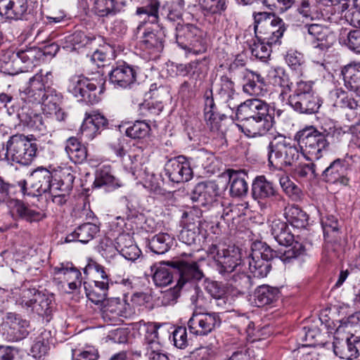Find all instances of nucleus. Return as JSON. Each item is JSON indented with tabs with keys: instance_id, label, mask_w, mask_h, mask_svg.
<instances>
[{
	"instance_id": "774afa93",
	"label": "nucleus",
	"mask_w": 360,
	"mask_h": 360,
	"mask_svg": "<svg viewBox=\"0 0 360 360\" xmlns=\"http://www.w3.org/2000/svg\"><path fill=\"white\" fill-rule=\"evenodd\" d=\"M219 98L221 102L226 104L231 110H236V111L238 110L240 104L242 103L240 102V95L236 91L221 96Z\"/></svg>"
},
{
	"instance_id": "f3484780",
	"label": "nucleus",
	"mask_w": 360,
	"mask_h": 360,
	"mask_svg": "<svg viewBox=\"0 0 360 360\" xmlns=\"http://www.w3.org/2000/svg\"><path fill=\"white\" fill-rule=\"evenodd\" d=\"M357 339L348 335H338L335 333L333 351L336 356L344 359H354L358 357L359 351L355 342H359Z\"/></svg>"
},
{
	"instance_id": "ea45409f",
	"label": "nucleus",
	"mask_w": 360,
	"mask_h": 360,
	"mask_svg": "<svg viewBox=\"0 0 360 360\" xmlns=\"http://www.w3.org/2000/svg\"><path fill=\"white\" fill-rule=\"evenodd\" d=\"M245 75L247 82L243 84V91L250 96H259L262 94L264 79L259 74L252 71H248Z\"/></svg>"
},
{
	"instance_id": "e433bc0d",
	"label": "nucleus",
	"mask_w": 360,
	"mask_h": 360,
	"mask_svg": "<svg viewBox=\"0 0 360 360\" xmlns=\"http://www.w3.org/2000/svg\"><path fill=\"white\" fill-rule=\"evenodd\" d=\"M52 302V295L45 294L38 290L30 309L39 316H48L51 311Z\"/></svg>"
},
{
	"instance_id": "7c9ffc66",
	"label": "nucleus",
	"mask_w": 360,
	"mask_h": 360,
	"mask_svg": "<svg viewBox=\"0 0 360 360\" xmlns=\"http://www.w3.org/2000/svg\"><path fill=\"white\" fill-rule=\"evenodd\" d=\"M0 68L1 72L9 75H15L25 69L21 65L19 56L15 51L7 50L1 59Z\"/></svg>"
},
{
	"instance_id": "8fccbe9b",
	"label": "nucleus",
	"mask_w": 360,
	"mask_h": 360,
	"mask_svg": "<svg viewBox=\"0 0 360 360\" xmlns=\"http://www.w3.org/2000/svg\"><path fill=\"white\" fill-rule=\"evenodd\" d=\"M18 55L21 65L25 68L34 65L41 56V51L37 47H30L25 50H20L15 52Z\"/></svg>"
},
{
	"instance_id": "49530a36",
	"label": "nucleus",
	"mask_w": 360,
	"mask_h": 360,
	"mask_svg": "<svg viewBox=\"0 0 360 360\" xmlns=\"http://www.w3.org/2000/svg\"><path fill=\"white\" fill-rule=\"evenodd\" d=\"M55 275H63L67 281L82 279L81 272L72 263H61L53 269Z\"/></svg>"
},
{
	"instance_id": "9d476101",
	"label": "nucleus",
	"mask_w": 360,
	"mask_h": 360,
	"mask_svg": "<svg viewBox=\"0 0 360 360\" xmlns=\"http://www.w3.org/2000/svg\"><path fill=\"white\" fill-rule=\"evenodd\" d=\"M68 90L81 101L93 104L98 101L96 85L82 76H74L70 80Z\"/></svg>"
},
{
	"instance_id": "e2e57ef3",
	"label": "nucleus",
	"mask_w": 360,
	"mask_h": 360,
	"mask_svg": "<svg viewBox=\"0 0 360 360\" xmlns=\"http://www.w3.org/2000/svg\"><path fill=\"white\" fill-rule=\"evenodd\" d=\"M174 345L179 349H184L188 345L186 327H177L172 333Z\"/></svg>"
},
{
	"instance_id": "09e8293b",
	"label": "nucleus",
	"mask_w": 360,
	"mask_h": 360,
	"mask_svg": "<svg viewBox=\"0 0 360 360\" xmlns=\"http://www.w3.org/2000/svg\"><path fill=\"white\" fill-rule=\"evenodd\" d=\"M202 212L196 207H193L189 211L184 212L182 219H185V226L200 230L202 226Z\"/></svg>"
},
{
	"instance_id": "a19ab883",
	"label": "nucleus",
	"mask_w": 360,
	"mask_h": 360,
	"mask_svg": "<svg viewBox=\"0 0 360 360\" xmlns=\"http://www.w3.org/2000/svg\"><path fill=\"white\" fill-rule=\"evenodd\" d=\"M94 185L96 188L102 186L115 188L119 186L115 176L112 174L110 167L106 165H103L96 170Z\"/></svg>"
},
{
	"instance_id": "393cba45",
	"label": "nucleus",
	"mask_w": 360,
	"mask_h": 360,
	"mask_svg": "<svg viewBox=\"0 0 360 360\" xmlns=\"http://www.w3.org/2000/svg\"><path fill=\"white\" fill-rule=\"evenodd\" d=\"M136 70L127 64L117 66L109 74L110 81L115 85L127 88L136 80Z\"/></svg>"
},
{
	"instance_id": "79ce46f5",
	"label": "nucleus",
	"mask_w": 360,
	"mask_h": 360,
	"mask_svg": "<svg viewBox=\"0 0 360 360\" xmlns=\"http://www.w3.org/2000/svg\"><path fill=\"white\" fill-rule=\"evenodd\" d=\"M229 279L231 285L242 295L248 293L252 285L251 277L244 271H237L229 276L227 280Z\"/></svg>"
},
{
	"instance_id": "ddd939ff",
	"label": "nucleus",
	"mask_w": 360,
	"mask_h": 360,
	"mask_svg": "<svg viewBox=\"0 0 360 360\" xmlns=\"http://www.w3.org/2000/svg\"><path fill=\"white\" fill-rule=\"evenodd\" d=\"M166 174L174 183L188 181L192 178L193 171L184 156L170 159L165 165Z\"/></svg>"
},
{
	"instance_id": "69168bd1",
	"label": "nucleus",
	"mask_w": 360,
	"mask_h": 360,
	"mask_svg": "<svg viewBox=\"0 0 360 360\" xmlns=\"http://www.w3.org/2000/svg\"><path fill=\"white\" fill-rule=\"evenodd\" d=\"M210 302L219 311L223 312L232 310V298L227 295L226 293L212 300Z\"/></svg>"
},
{
	"instance_id": "f8f14e48",
	"label": "nucleus",
	"mask_w": 360,
	"mask_h": 360,
	"mask_svg": "<svg viewBox=\"0 0 360 360\" xmlns=\"http://www.w3.org/2000/svg\"><path fill=\"white\" fill-rule=\"evenodd\" d=\"M174 264L179 274L176 287L179 289L196 283L195 281L200 280L204 276L195 262L179 260L174 262Z\"/></svg>"
},
{
	"instance_id": "6ab92c4d",
	"label": "nucleus",
	"mask_w": 360,
	"mask_h": 360,
	"mask_svg": "<svg viewBox=\"0 0 360 360\" xmlns=\"http://www.w3.org/2000/svg\"><path fill=\"white\" fill-rule=\"evenodd\" d=\"M27 10V0H0V15L5 19L21 20Z\"/></svg>"
},
{
	"instance_id": "f257e3e1",
	"label": "nucleus",
	"mask_w": 360,
	"mask_h": 360,
	"mask_svg": "<svg viewBox=\"0 0 360 360\" xmlns=\"http://www.w3.org/2000/svg\"><path fill=\"white\" fill-rule=\"evenodd\" d=\"M271 233L275 240L285 248L274 250L266 243L254 242L251 246L252 253L248 258V265L250 271L255 277H266L271 269V261L274 259L278 258L283 262L288 263L304 251L301 243H293L294 236L288 230L286 222L274 220L271 225Z\"/></svg>"
},
{
	"instance_id": "9b49d317",
	"label": "nucleus",
	"mask_w": 360,
	"mask_h": 360,
	"mask_svg": "<svg viewBox=\"0 0 360 360\" xmlns=\"http://www.w3.org/2000/svg\"><path fill=\"white\" fill-rule=\"evenodd\" d=\"M221 323L218 313L193 314L188 321L190 332L195 335H206Z\"/></svg>"
},
{
	"instance_id": "bf43d9fd",
	"label": "nucleus",
	"mask_w": 360,
	"mask_h": 360,
	"mask_svg": "<svg viewBox=\"0 0 360 360\" xmlns=\"http://www.w3.org/2000/svg\"><path fill=\"white\" fill-rule=\"evenodd\" d=\"M285 30V24L283 21V26H276L274 30H269L267 36H261L260 40L266 42V44L271 46L273 44H280V39L283 37Z\"/></svg>"
},
{
	"instance_id": "cd10ccee",
	"label": "nucleus",
	"mask_w": 360,
	"mask_h": 360,
	"mask_svg": "<svg viewBox=\"0 0 360 360\" xmlns=\"http://www.w3.org/2000/svg\"><path fill=\"white\" fill-rule=\"evenodd\" d=\"M229 184L230 193L233 197H242L245 195L248 191L246 181L248 175L242 170L228 169Z\"/></svg>"
},
{
	"instance_id": "c9c22d12",
	"label": "nucleus",
	"mask_w": 360,
	"mask_h": 360,
	"mask_svg": "<svg viewBox=\"0 0 360 360\" xmlns=\"http://www.w3.org/2000/svg\"><path fill=\"white\" fill-rule=\"evenodd\" d=\"M305 27H307L308 33L319 41L316 47L325 49L330 46L332 42L329 38L333 36L329 35L330 32L327 27L319 24L306 25Z\"/></svg>"
},
{
	"instance_id": "f704fd0d",
	"label": "nucleus",
	"mask_w": 360,
	"mask_h": 360,
	"mask_svg": "<svg viewBox=\"0 0 360 360\" xmlns=\"http://www.w3.org/2000/svg\"><path fill=\"white\" fill-rule=\"evenodd\" d=\"M279 294L278 288L262 285L255 290V300L258 307H263L276 301L278 298Z\"/></svg>"
},
{
	"instance_id": "680f3d73",
	"label": "nucleus",
	"mask_w": 360,
	"mask_h": 360,
	"mask_svg": "<svg viewBox=\"0 0 360 360\" xmlns=\"http://www.w3.org/2000/svg\"><path fill=\"white\" fill-rule=\"evenodd\" d=\"M359 96L357 99H354L347 96L345 92H342L341 94L338 96L339 100L336 101V103L341 108H347L355 110L356 112L358 111L360 112V95Z\"/></svg>"
},
{
	"instance_id": "423d86ee",
	"label": "nucleus",
	"mask_w": 360,
	"mask_h": 360,
	"mask_svg": "<svg viewBox=\"0 0 360 360\" xmlns=\"http://www.w3.org/2000/svg\"><path fill=\"white\" fill-rule=\"evenodd\" d=\"M175 30L176 41L179 47L195 54L206 51L207 46L204 32L198 27L178 22Z\"/></svg>"
},
{
	"instance_id": "4c0bfd02",
	"label": "nucleus",
	"mask_w": 360,
	"mask_h": 360,
	"mask_svg": "<svg viewBox=\"0 0 360 360\" xmlns=\"http://www.w3.org/2000/svg\"><path fill=\"white\" fill-rule=\"evenodd\" d=\"M173 243V238L168 234L160 233L153 236L148 241V247L154 253L164 254Z\"/></svg>"
},
{
	"instance_id": "de8ad7c7",
	"label": "nucleus",
	"mask_w": 360,
	"mask_h": 360,
	"mask_svg": "<svg viewBox=\"0 0 360 360\" xmlns=\"http://www.w3.org/2000/svg\"><path fill=\"white\" fill-rule=\"evenodd\" d=\"M150 131V125L145 121H136L131 126L127 128L125 134L134 139H140L146 137Z\"/></svg>"
},
{
	"instance_id": "4d7b16f0",
	"label": "nucleus",
	"mask_w": 360,
	"mask_h": 360,
	"mask_svg": "<svg viewBox=\"0 0 360 360\" xmlns=\"http://www.w3.org/2000/svg\"><path fill=\"white\" fill-rule=\"evenodd\" d=\"M30 80L32 81V86L35 89L39 86L43 89H52L51 85L53 82V75L51 72L44 73L41 70L31 78Z\"/></svg>"
},
{
	"instance_id": "338daca9",
	"label": "nucleus",
	"mask_w": 360,
	"mask_h": 360,
	"mask_svg": "<svg viewBox=\"0 0 360 360\" xmlns=\"http://www.w3.org/2000/svg\"><path fill=\"white\" fill-rule=\"evenodd\" d=\"M122 238H118L117 244L120 249L121 255L128 260H135L140 256L141 250L135 245H129L128 246L121 247L120 241Z\"/></svg>"
},
{
	"instance_id": "c03bdc74",
	"label": "nucleus",
	"mask_w": 360,
	"mask_h": 360,
	"mask_svg": "<svg viewBox=\"0 0 360 360\" xmlns=\"http://www.w3.org/2000/svg\"><path fill=\"white\" fill-rule=\"evenodd\" d=\"M62 102V96L54 89H47L46 94L41 103L43 110L50 115L57 110Z\"/></svg>"
},
{
	"instance_id": "f03ea898",
	"label": "nucleus",
	"mask_w": 360,
	"mask_h": 360,
	"mask_svg": "<svg viewBox=\"0 0 360 360\" xmlns=\"http://www.w3.org/2000/svg\"><path fill=\"white\" fill-rule=\"evenodd\" d=\"M236 116L241 122L242 131L250 137L265 135L275 123L269 104L260 99H248L241 103Z\"/></svg>"
},
{
	"instance_id": "2eb2a0df",
	"label": "nucleus",
	"mask_w": 360,
	"mask_h": 360,
	"mask_svg": "<svg viewBox=\"0 0 360 360\" xmlns=\"http://www.w3.org/2000/svg\"><path fill=\"white\" fill-rule=\"evenodd\" d=\"M218 190L214 181H201L194 186L191 193V199L202 206L210 205L216 201Z\"/></svg>"
},
{
	"instance_id": "4468645a",
	"label": "nucleus",
	"mask_w": 360,
	"mask_h": 360,
	"mask_svg": "<svg viewBox=\"0 0 360 360\" xmlns=\"http://www.w3.org/2000/svg\"><path fill=\"white\" fill-rule=\"evenodd\" d=\"M165 27L158 23L153 24L152 27L146 30L141 41L143 49L151 53H159L163 50L165 38Z\"/></svg>"
},
{
	"instance_id": "aec40b11",
	"label": "nucleus",
	"mask_w": 360,
	"mask_h": 360,
	"mask_svg": "<svg viewBox=\"0 0 360 360\" xmlns=\"http://www.w3.org/2000/svg\"><path fill=\"white\" fill-rule=\"evenodd\" d=\"M252 198L260 202L263 200L275 198L276 200L281 199L272 182L266 180L264 176H259L255 178L252 185Z\"/></svg>"
},
{
	"instance_id": "4be33fe9",
	"label": "nucleus",
	"mask_w": 360,
	"mask_h": 360,
	"mask_svg": "<svg viewBox=\"0 0 360 360\" xmlns=\"http://www.w3.org/2000/svg\"><path fill=\"white\" fill-rule=\"evenodd\" d=\"M8 202L10 212L13 217L29 222L39 221L44 217L43 212L32 208L19 200L11 199Z\"/></svg>"
},
{
	"instance_id": "3c124183",
	"label": "nucleus",
	"mask_w": 360,
	"mask_h": 360,
	"mask_svg": "<svg viewBox=\"0 0 360 360\" xmlns=\"http://www.w3.org/2000/svg\"><path fill=\"white\" fill-rule=\"evenodd\" d=\"M250 49L252 56L262 61H266L271 53V46H268L266 42L257 39L250 45Z\"/></svg>"
},
{
	"instance_id": "6e6552de",
	"label": "nucleus",
	"mask_w": 360,
	"mask_h": 360,
	"mask_svg": "<svg viewBox=\"0 0 360 360\" xmlns=\"http://www.w3.org/2000/svg\"><path fill=\"white\" fill-rule=\"evenodd\" d=\"M52 178L48 169L39 167L31 172L27 180L18 181V186L24 195L39 196L49 193L54 187V184H51Z\"/></svg>"
},
{
	"instance_id": "473e14b6",
	"label": "nucleus",
	"mask_w": 360,
	"mask_h": 360,
	"mask_svg": "<svg viewBox=\"0 0 360 360\" xmlns=\"http://www.w3.org/2000/svg\"><path fill=\"white\" fill-rule=\"evenodd\" d=\"M342 75L345 86L360 95V63L345 66Z\"/></svg>"
},
{
	"instance_id": "0eeeda50",
	"label": "nucleus",
	"mask_w": 360,
	"mask_h": 360,
	"mask_svg": "<svg viewBox=\"0 0 360 360\" xmlns=\"http://www.w3.org/2000/svg\"><path fill=\"white\" fill-rule=\"evenodd\" d=\"M295 139L305 158L326 153L329 146L326 135L312 126L299 131L295 134Z\"/></svg>"
},
{
	"instance_id": "c756f323",
	"label": "nucleus",
	"mask_w": 360,
	"mask_h": 360,
	"mask_svg": "<svg viewBox=\"0 0 360 360\" xmlns=\"http://www.w3.org/2000/svg\"><path fill=\"white\" fill-rule=\"evenodd\" d=\"M17 117L24 125L33 130L44 131L46 129L42 116L30 108L23 106L17 112Z\"/></svg>"
},
{
	"instance_id": "5701e85b",
	"label": "nucleus",
	"mask_w": 360,
	"mask_h": 360,
	"mask_svg": "<svg viewBox=\"0 0 360 360\" xmlns=\"http://www.w3.org/2000/svg\"><path fill=\"white\" fill-rule=\"evenodd\" d=\"M160 6V2L159 0H144L142 6L137 7L136 15L141 19L136 28L138 31L140 30L147 22H150L152 24L159 23Z\"/></svg>"
},
{
	"instance_id": "7ed1b4c3",
	"label": "nucleus",
	"mask_w": 360,
	"mask_h": 360,
	"mask_svg": "<svg viewBox=\"0 0 360 360\" xmlns=\"http://www.w3.org/2000/svg\"><path fill=\"white\" fill-rule=\"evenodd\" d=\"M270 166L278 169L293 165L299 159L297 148L288 142L287 138L278 134L268 141L265 148Z\"/></svg>"
},
{
	"instance_id": "58836bf2",
	"label": "nucleus",
	"mask_w": 360,
	"mask_h": 360,
	"mask_svg": "<svg viewBox=\"0 0 360 360\" xmlns=\"http://www.w3.org/2000/svg\"><path fill=\"white\" fill-rule=\"evenodd\" d=\"M206 59L195 60L186 65H181L179 70L185 75H189L191 78L197 80L203 77L207 71Z\"/></svg>"
},
{
	"instance_id": "72a5a7b5",
	"label": "nucleus",
	"mask_w": 360,
	"mask_h": 360,
	"mask_svg": "<svg viewBox=\"0 0 360 360\" xmlns=\"http://www.w3.org/2000/svg\"><path fill=\"white\" fill-rule=\"evenodd\" d=\"M65 150L69 158L75 163H82L87 158V149L75 137L69 138Z\"/></svg>"
},
{
	"instance_id": "1a4fd4ad",
	"label": "nucleus",
	"mask_w": 360,
	"mask_h": 360,
	"mask_svg": "<svg viewBox=\"0 0 360 360\" xmlns=\"http://www.w3.org/2000/svg\"><path fill=\"white\" fill-rule=\"evenodd\" d=\"M160 325L154 322L143 325L144 335L139 355L145 356L148 360H169L164 352L160 342L158 330Z\"/></svg>"
},
{
	"instance_id": "a878e982",
	"label": "nucleus",
	"mask_w": 360,
	"mask_h": 360,
	"mask_svg": "<svg viewBox=\"0 0 360 360\" xmlns=\"http://www.w3.org/2000/svg\"><path fill=\"white\" fill-rule=\"evenodd\" d=\"M150 276L156 286L163 287L169 285L174 278V271H176L174 262L169 266V263L154 264L150 266Z\"/></svg>"
},
{
	"instance_id": "c85d7f7f",
	"label": "nucleus",
	"mask_w": 360,
	"mask_h": 360,
	"mask_svg": "<svg viewBox=\"0 0 360 360\" xmlns=\"http://www.w3.org/2000/svg\"><path fill=\"white\" fill-rule=\"evenodd\" d=\"M98 231L99 227L96 224L89 222L84 223L68 234L65 239V242L77 241L82 243H87L94 238Z\"/></svg>"
},
{
	"instance_id": "a18cd8bd",
	"label": "nucleus",
	"mask_w": 360,
	"mask_h": 360,
	"mask_svg": "<svg viewBox=\"0 0 360 360\" xmlns=\"http://www.w3.org/2000/svg\"><path fill=\"white\" fill-rule=\"evenodd\" d=\"M205 117L207 122V124L210 125V130L218 131L219 130V126L218 122H214L216 117L214 115V108L215 104L214 98L212 97V92L210 91L205 93Z\"/></svg>"
},
{
	"instance_id": "6e6d98bb",
	"label": "nucleus",
	"mask_w": 360,
	"mask_h": 360,
	"mask_svg": "<svg viewBox=\"0 0 360 360\" xmlns=\"http://www.w3.org/2000/svg\"><path fill=\"white\" fill-rule=\"evenodd\" d=\"M38 290L35 288H24L21 290L20 297L16 300V303L27 309H30Z\"/></svg>"
},
{
	"instance_id": "20e7f679",
	"label": "nucleus",
	"mask_w": 360,
	"mask_h": 360,
	"mask_svg": "<svg viewBox=\"0 0 360 360\" xmlns=\"http://www.w3.org/2000/svg\"><path fill=\"white\" fill-rule=\"evenodd\" d=\"M37 145L36 140L22 134L10 137L6 143L5 158L23 165H30L36 156Z\"/></svg>"
},
{
	"instance_id": "37998d69",
	"label": "nucleus",
	"mask_w": 360,
	"mask_h": 360,
	"mask_svg": "<svg viewBox=\"0 0 360 360\" xmlns=\"http://www.w3.org/2000/svg\"><path fill=\"white\" fill-rule=\"evenodd\" d=\"M325 153L317 154L316 155L307 156L306 159L312 161L311 163L309 164L307 167L308 170H311V174L314 177H316L319 175L323 178L325 174L326 167L328 166L329 161L326 158H324Z\"/></svg>"
},
{
	"instance_id": "a211bd4d",
	"label": "nucleus",
	"mask_w": 360,
	"mask_h": 360,
	"mask_svg": "<svg viewBox=\"0 0 360 360\" xmlns=\"http://www.w3.org/2000/svg\"><path fill=\"white\" fill-rule=\"evenodd\" d=\"M348 164L345 161L337 159L329 163L326 167L323 179L330 184H340L343 186L348 184Z\"/></svg>"
},
{
	"instance_id": "b1692460",
	"label": "nucleus",
	"mask_w": 360,
	"mask_h": 360,
	"mask_svg": "<svg viewBox=\"0 0 360 360\" xmlns=\"http://www.w3.org/2000/svg\"><path fill=\"white\" fill-rule=\"evenodd\" d=\"M108 125V120L101 114L93 112L86 115L80 128L82 134L89 139H93L101 130Z\"/></svg>"
},
{
	"instance_id": "bb28decb",
	"label": "nucleus",
	"mask_w": 360,
	"mask_h": 360,
	"mask_svg": "<svg viewBox=\"0 0 360 360\" xmlns=\"http://www.w3.org/2000/svg\"><path fill=\"white\" fill-rule=\"evenodd\" d=\"M335 334L348 335L360 341V312H356L340 321Z\"/></svg>"
},
{
	"instance_id": "dca6fc26",
	"label": "nucleus",
	"mask_w": 360,
	"mask_h": 360,
	"mask_svg": "<svg viewBox=\"0 0 360 360\" xmlns=\"http://www.w3.org/2000/svg\"><path fill=\"white\" fill-rule=\"evenodd\" d=\"M217 262L219 273L226 279L234 271L241 270L240 252L234 248H223Z\"/></svg>"
},
{
	"instance_id": "603ef678",
	"label": "nucleus",
	"mask_w": 360,
	"mask_h": 360,
	"mask_svg": "<svg viewBox=\"0 0 360 360\" xmlns=\"http://www.w3.org/2000/svg\"><path fill=\"white\" fill-rule=\"evenodd\" d=\"M312 10L314 11V18L318 19H329L330 15L334 13L333 6L328 0H315Z\"/></svg>"
},
{
	"instance_id": "2f4dec72",
	"label": "nucleus",
	"mask_w": 360,
	"mask_h": 360,
	"mask_svg": "<svg viewBox=\"0 0 360 360\" xmlns=\"http://www.w3.org/2000/svg\"><path fill=\"white\" fill-rule=\"evenodd\" d=\"M284 216L287 222L295 228H305L308 224V215L297 205H291L285 207Z\"/></svg>"
},
{
	"instance_id": "39448f33",
	"label": "nucleus",
	"mask_w": 360,
	"mask_h": 360,
	"mask_svg": "<svg viewBox=\"0 0 360 360\" xmlns=\"http://www.w3.org/2000/svg\"><path fill=\"white\" fill-rule=\"evenodd\" d=\"M288 104L297 112L304 114H314L318 112L321 101L313 91L312 84L300 82L288 96Z\"/></svg>"
},
{
	"instance_id": "864d4df0",
	"label": "nucleus",
	"mask_w": 360,
	"mask_h": 360,
	"mask_svg": "<svg viewBox=\"0 0 360 360\" xmlns=\"http://www.w3.org/2000/svg\"><path fill=\"white\" fill-rule=\"evenodd\" d=\"M46 89H43L39 86L36 89L34 88L32 81L30 79L29 86L23 91L27 96L25 99L27 100L28 102L41 104L46 94Z\"/></svg>"
},
{
	"instance_id": "13d9d810",
	"label": "nucleus",
	"mask_w": 360,
	"mask_h": 360,
	"mask_svg": "<svg viewBox=\"0 0 360 360\" xmlns=\"http://www.w3.org/2000/svg\"><path fill=\"white\" fill-rule=\"evenodd\" d=\"M203 10L211 13H219L226 8V0H199Z\"/></svg>"
},
{
	"instance_id": "5fc2aeb1",
	"label": "nucleus",
	"mask_w": 360,
	"mask_h": 360,
	"mask_svg": "<svg viewBox=\"0 0 360 360\" xmlns=\"http://www.w3.org/2000/svg\"><path fill=\"white\" fill-rule=\"evenodd\" d=\"M96 13L101 17L115 15L117 13L113 0H97L95 6Z\"/></svg>"
},
{
	"instance_id": "052dcab7",
	"label": "nucleus",
	"mask_w": 360,
	"mask_h": 360,
	"mask_svg": "<svg viewBox=\"0 0 360 360\" xmlns=\"http://www.w3.org/2000/svg\"><path fill=\"white\" fill-rule=\"evenodd\" d=\"M49 342L43 337L39 336L36 338L31 347V354L35 359L40 358L45 355L49 350Z\"/></svg>"
},
{
	"instance_id": "0e129e2a",
	"label": "nucleus",
	"mask_w": 360,
	"mask_h": 360,
	"mask_svg": "<svg viewBox=\"0 0 360 360\" xmlns=\"http://www.w3.org/2000/svg\"><path fill=\"white\" fill-rule=\"evenodd\" d=\"M200 232V230L184 226L180 232L179 238L183 243L187 245H192L195 243Z\"/></svg>"
},
{
	"instance_id": "412c9836",
	"label": "nucleus",
	"mask_w": 360,
	"mask_h": 360,
	"mask_svg": "<svg viewBox=\"0 0 360 360\" xmlns=\"http://www.w3.org/2000/svg\"><path fill=\"white\" fill-rule=\"evenodd\" d=\"M6 323H8V340L19 341L24 339L29 334V322L22 319L18 314L8 313L6 314Z\"/></svg>"
}]
</instances>
